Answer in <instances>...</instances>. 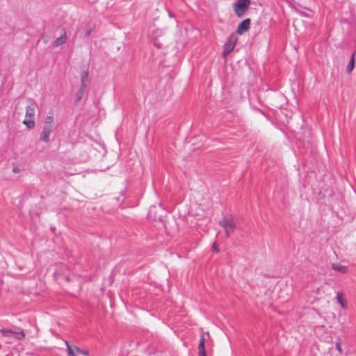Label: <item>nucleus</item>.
I'll list each match as a JSON object with an SVG mask.
<instances>
[{"instance_id":"obj_11","label":"nucleus","mask_w":356,"mask_h":356,"mask_svg":"<svg viewBox=\"0 0 356 356\" xmlns=\"http://www.w3.org/2000/svg\"><path fill=\"white\" fill-rule=\"evenodd\" d=\"M88 73L87 71H83L81 73V86L83 88H87V83L88 81Z\"/></svg>"},{"instance_id":"obj_13","label":"nucleus","mask_w":356,"mask_h":356,"mask_svg":"<svg viewBox=\"0 0 356 356\" xmlns=\"http://www.w3.org/2000/svg\"><path fill=\"white\" fill-rule=\"evenodd\" d=\"M54 122V115L52 113H49L44 120V125H49V127H53Z\"/></svg>"},{"instance_id":"obj_7","label":"nucleus","mask_w":356,"mask_h":356,"mask_svg":"<svg viewBox=\"0 0 356 356\" xmlns=\"http://www.w3.org/2000/svg\"><path fill=\"white\" fill-rule=\"evenodd\" d=\"M205 339L204 337V333L200 337V343L198 345V355L199 356H207L205 347H204Z\"/></svg>"},{"instance_id":"obj_17","label":"nucleus","mask_w":356,"mask_h":356,"mask_svg":"<svg viewBox=\"0 0 356 356\" xmlns=\"http://www.w3.org/2000/svg\"><path fill=\"white\" fill-rule=\"evenodd\" d=\"M335 346H336V349L338 350L339 353L341 354L343 351H342V348H341V341L339 339L336 341Z\"/></svg>"},{"instance_id":"obj_3","label":"nucleus","mask_w":356,"mask_h":356,"mask_svg":"<svg viewBox=\"0 0 356 356\" xmlns=\"http://www.w3.org/2000/svg\"><path fill=\"white\" fill-rule=\"evenodd\" d=\"M250 5V0H238L233 4V8L238 17H243Z\"/></svg>"},{"instance_id":"obj_4","label":"nucleus","mask_w":356,"mask_h":356,"mask_svg":"<svg viewBox=\"0 0 356 356\" xmlns=\"http://www.w3.org/2000/svg\"><path fill=\"white\" fill-rule=\"evenodd\" d=\"M237 38L235 33L228 38L223 47L222 57L226 58L234 49Z\"/></svg>"},{"instance_id":"obj_10","label":"nucleus","mask_w":356,"mask_h":356,"mask_svg":"<svg viewBox=\"0 0 356 356\" xmlns=\"http://www.w3.org/2000/svg\"><path fill=\"white\" fill-rule=\"evenodd\" d=\"M355 52H354L352 54L350 60L347 65L346 72L348 74H350L355 67Z\"/></svg>"},{"instance_id":"obj_6","label":"nucleus","mask_w":356,"mask_h":356,"mask_svg":"<svg viewBox=\"0 0 356 356\" xmlns=\"http://www.w3.org/2000/svg\"><path fill=\"white\" fill-rule=\"evenodd\" d=\"M251 20L249 18H247L243 20L237 27L236 33L239 35L243 34L245 32L248 31L250 28Z\"/></svg>"},{"instance_id":"obj_12","label":"nucleus","mask_w":356,"mask_h":356,"mask_svg":"<svg viewBox=\"0 0 356 356\" xmlns=\"http://www.w3.org/2000/svg\"><path fill=\"white\" fill-rule=\"evenodd\" d=\"M336 299L337 302L340 304L342 309H346L347 307V304L345 300L343 299L342 296L340 293H337L336 295Z\"/></svg>"},{"instance_id":"obj_16","label":"nucleus","mask_w":356,"mask_h":356,"mask_svg":"<svg viewBox=\"0 0 356 356\" xmlns=\"http://www.w3.org/2000/svg\"><path fill=\"white\" fill-rule=\"evenodd\" d=\"M74 348L76 353L81 354L84 356H88L89 355V353L87 350H82L78 346H74Z\"/></svg>"},{"instance_id":"obj_19","label":"nucleus","mask_w":356,"mask_h":356,"mask_svg":"<svg viewBox=\"0 0 356 356\" xmlns=\"http://www.w3.org/2000/svg\"><path fill=\"white\" fill-rule=\"evenodd\" d=\"M13 172L15 173H17L19 172V168L17 166H14Z\"/></svg>"},{"instance_id":"obj_8","label":"nucleus","mask_w":356,"mask_h":356,"mask_svg":"<svg viewBox=\"0 0 356 356\" xmlns=\"http://www.w3.org/2000/svg\"><path fill=\"white\" fill-rule=\"evenodd\" d=\"M67 40L66 32L63 30V33L54 42V47H59L65 43Z\"/></svg>"},{"instance_id":"obj_20","label":"nucleus","mask_w":356,"mask_h":356,"mask_svg":"<svg viewBox=\"0 0 356 356\" xmlns=\"http://www.w3.org/2000/svg\"><path fill=\"white\" fill-rule=\"evenodd\" d=\"M91 32H92V30H91V29H88V30H87V31H86V33H85V36H86V37H88V36L90 35Z\"/></svg>"},{"instance_id":"obj_21","label":"nucleus","mask_w":356,"mask_h":356,"mask_svg":"<svg viewBox=\"0 0 356 356\" xmlns=\"http://www.w3.org/2000/svg\"><path fill=\"white\" fill-rule=\"evenodd\" d=\"M19 334L20 335V337H19V339H22L25 337V334L23 332H21L20 333H19Z\"/></svg>"},{"instance_id":"obj_2","label":"nucleus","mask_w":356,"mask_h":356,"mask_svg":"<svg viewBox=\"0 0 356 356\" xmlns=\"http://www.w3.org/2000/svg\"><path fill=\"white\" fill-rule=\"evenodd\" d=\"M218 223L225 229V234L227 237L234 234L236 224L235 218L232 214L224 216L222 218L219 220Z\"/></svg>"},{"instance_id":"obj_9","label":"nucleus","mask_w":356,"mask_h":356,"mask_svg":"<svg viewBox=\"0 0 356 356\" xmlns=\"http://www.w3.org/2000/svg\"><path fill=\"white\" fill-rule=\"evenodd\" d=\"M332 268L334 270L339 271L342 273H346L348 271V268L346 266L341 265L338 263L332 264Z\"/></svg>"},{"instance_id":"obj_14","label":"nucleus","mask_w":356,"mask_h":356,"mask_svg":"<svg viewBox=\"0 0 356 356\" xmlns=\"http://www.w3.org/2000/svg\"><path fill=\"white\" fill-rule=\"evenodd\" d=\"M86 88H83L81 86V88L76 93V99L77 102L80 101L83 97Z\"/></svg>"},{"instance_id":"obj_23","label":"nucleus","mask_w":356,"mask_h":356,"mask_svg":"<svg viewBox=\"0 0 356 356\" xmlns=\"http://www.w3.org/2000/svg\"><path fill=\"white\" fill-rule=\"evenodd\" d=\"M168 15L170 17H173V15L170 12H168Z\"/></svg>"},{"instance_id":"obj_5","label":"nucleus","mask_w":356,"mask_h":356,"mask_svg":"<svg viewBox=\"0 0 356 356\" xmlns=\"http://www.w3.org/2000/svg\"><path fill=\"white\" fill-rule=\"evenodd\" d=\"M53 131V127H49V125H44L42 128V131L40 133V140L48 143L49 141V136Z\"/></svg>"},{"instance_id":"obj_22","label":"nucleus","mask_w":356,"mask_h":356,"mask_svg":"<svg viewBox=\"0 0 356 356\" xmlns=\"http://www.w3.org/2000/svg\"><path fill=\"white\" fill-rule=\"evenodd\" d=\"M154 44L155 46H156L158 48H160V44L159 43H157L156 41L154 42Z\"/></svg>"},{"instance_id":"obj_18","label":"nucleus","mask_w":356,"mask_h":356,"mask_svg":"<svg viewBox=\"0 0 356 356\" xmlns=\"http://www.w3.org/2000/svg\"><path fill=\"white\" fill-rule=\"evenodd\" d=\"M212 250L213 251H216L217 252L220 251L216 242L213 243Z\"/></svg>"},{"instance_id":"obj_1","label":"nucleus","mask_w":356,"mask_h":356,"mask_svg":"<svg viewBox=\"0 0 356 356\" xmlns=\"http://www.w3.org/2000/svg\"><path fill=\"white\" fill-rule=\"evenodd\" d=\"M29 104L26 106L25 119L23 120V124L29 129L35 127V112L38 105L35 101L31 99H28Z\"/></svg>"},{"instance_id":"obj_15","label":"nucleus","mask_w":356,"mask_h":356,"mask_svg":"<svg viewBox=\"0 0 356 356\" xmlns=\"http://www.w3.org/2000/svg\"><path fill=\"white\" fill-rule=\"evenodd\" d=\"M65 344L67 346L68 356H76L74 353V348H72L67 341H65Z\"/></svg>"}]
</instances>
